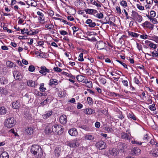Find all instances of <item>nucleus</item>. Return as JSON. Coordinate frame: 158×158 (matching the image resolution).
I'll return each mask as SVG.
<instances>
[{"label": "nucleus", "instance_id": "3", "mask_svg": "<svg viewBox=\"0 0 158 158\" xmlns=\"http://www.w3.org/2000/svg\"><path fill=\"white\" fill-rule=\"evenodd\" d=\"M53 132H56L58 135H61L64 132V128L60 125L55 124L52 126Z\"/></svg>", "mask_w": 158, "mask_h": 158}, {"label": "nucleus", "instance_id": "31", "mask_svg": "<svg viewBox=\"0 0 158 158\" xmlns=\"http://www.w3.org/2000/svg\"><path fill=\"white\" fill-rule=\"evenodd\" d=\"M132 13L131 16L132 17V19L133 20H135L136 18V17L138 16L139 15L137 12L134 10H132Z\"/></svg>", "mask_w": 158, "mask_h": 158}, {"label": "nucleus", "instance_id": "42", "mask_svg": "<svg viewBox=\"0 0 158 158\" xmlns=\"http://www.w3.org/2000/svg\"><path fill=\"white\" fill-rule=\"evenodd\" d=\"M53 19H54L55 20H59L60 21L63 22L64 23H65L66 22V20H64L63 19H61L59 18L54 17H53Z\"/></svg>", "mask_w": 158, "mask_h": 158}, {"label": "nucleus", "instance_id": "63", "mask_svg": "<svg viewBox=\"0 0 158 158\" xmlns=\"http://www.w3.org/2000/svg\"><path fill=\"white\" fill-rule=\"evenodd\" d=\"M89 26L90 27H93L96 26V24L95 22H92H92L90 23V24H89Z\"/></svg>", "mask_w": 158, "mask_h": 158}, {"label": "nucleus", "instance_id": "4", "mask_svg": "<svg viewBox=\"0 0 158 158\" xmlns=\"http://www.w3.org/2000/svg\"><path fill=\"white\" fill-rule=\"evenodd\" d=\"M13 73L14 77L15 80H21L23 78L22 75L21 73L17 70L13 71Z\"/></svg>", "mask_w": 158, "mask_h": 158}, {"label": "nucleus", "instance_id": "62", "mask_svg": "<svg viewBox=\"0 0 158 158\" xmlns=\"http://www.w3.org/2000/svg\"><path fill=\"white\" fill-rule=\"evenodd\" d=\"M148 36L146 34L141 35L140 36V38L143 39H147Z\"/></svg>", "mask_w": 158, "mask_h": 158}, {"label": "nucleus", "instance_id": "12", "mask_svg": "<svg viewBox=\"0 0 158 158\" xmlns=\"http://www.w3.org/2000/svg\"><path fill=\"white\" fill-rule=\"evenodd\" d=\"M60 122L63 124H65L67 121L66 116L65 115L61 116L60 118Z\"/></svg>", "mask_w": 158, "mask_h": 158}, {"label": "nucleus", "instance_id": "22", "mask_svg": "<svg viewBox=\"0 0 158 158\" xmlns=\"http://www.w3.org/2000/svg\"><path fill=\"white\" fill-rule=\"evenodd\" d=\"M109 153L113 156H116L119 153V151L116 148H113L112 150H109Z\"/></svg>", "mask_w": 158, "mask_h": 158}, {"label": "nucleus", "instance_id": "8", "mask_svg": "<svg viewBox=\"0 0 158 158\" xmlns=\"http://www.w3.org/2000/svg\"><path fill=\"white\" fill-rule=\"evenodd\" d=\"M39 72L43 75H46L47 73H49L50 72V70L49 69H47L45 66H42L40 67V70L39 71Z\"/></svg>", "mask_w": 158, "mask_h": 158}, {"label": "nucleus", "instance_id": "55", "mask_svg": "<svg viewBox=\"0 0 158 158\" xmlns=\"http://www.w3.org/2000/svg\"><path fill=\"white\" fill-rule=\"evenodd\" d=\"M150 16L152 17H154L156 15V13L155 11L152 10L150 12Z\"/></svg>", "mask_w": 158, "mask_h": 158}, {"label": "nucleus", "instance_id": "18", "mask_svg": "<svg viewBox=\"0 0 158 158\" xmlns=\"http://www.w3.org/2000/svg\"><path fill=\"white\" fill-rule=\"evenodd\" d=\"M12 106L13 108L14 109H19L20 106L19 102L18 101H16V102H13Z\"/></svg>", "mask_w": 158, "mask_h": 158}, {"label": "nucleus", "instance_id": "34", "mask_svg": "<svg viewBox=\"0 0 158 158\" xmlns=\"http://www.w3.org/2000/svg\"><path fill=\"white\" fill-rule=\"evenodd\" d=\"M149 25H152V24L148 21H147L143 23L142 26L144 27H149Z\"/></svg>", "mask_w": 158, "mask_h": 158}, {"label": "nucleus", "instance_id": "35", "mask_svg": "<svg viewBox=\"0 0 158 158\" xmlns=\"http://www.w3.org/2000/svg\"><path fill=\"white\" fill-rule=\"evenodd\" d=\"M25 117L26 118L27 117L28 119H30L31 118L32 115L31 114H29V112L28 111H26L25 114Z\"/></svg>", "mask_w": 158, "mask_h": 158}, {"label": "nucleus", "instance_id": "19", "mask_svg": "<svg viewBox=\"0 0 158 158\" xmlns=\"http://www.w3.org/2000/svg\"><path fill=\"white\" fill-rule=\"evenodd\" d=\"M118 147L120 150L123 151L124 150L125 148H126L127 147L125 143L120 142L118 144Z\"/></svg>", "mask_w": 158, "mask_h": 158}, {"label": "nucleus", "instance_id": "48", "mask_svg": "<svg viewBox=\"0 0 158 158\" xmlns=\"http://www.w3.org/2000/svg\"><path fill=\"white\" fill-rule=\"evenodd\" d=\"M120 4L123 6H127V2L124 0H123L120 2Z\"/></svg>", "mask_w": 158, "mask_h": 158}, {"label": "nucleus", "instance_id": "59", "mask_svg": "<svg viewBox=\"0 0 158 158\" xmlns=\"http://www.w3.org/2000/svg\"><path fill=\"white\" fill-rule=\"evenodd\" d=\"M53 69L56 72H60L62 71V69L58 67H54Z\"/></svg>", "mask_w": 158, "mask_h": 158}, {"label": "nucleus", "instance_id": "56", "mask_svg": "<svg viewBox=\"0 0 158 158\" xmlns=\"http://www.w3.org/2000/svg\"><path fill=\"white\" fill-rule=\"evenodd\" d=\"M152 38H153L152 40L156 42V43H158V37L154 36H152Z\"/></svg>", "mask_w": 158, "mask_h": 158}, {"label": "nucleus", "instance_id": "20", "mask_svg": "<svg viewBox=\"0 0 158 158\" xmlns=\"http://www.w3.org/2000/svg\"><path fill=\"white\" fill-rule=\"evenodd\" d=\"M59 83L58 81L55 79H51L50 80L49 85L52 86L53 85H58Z\"/></svg>", "mask_w": 158, "mask_h": 158}, {"label": "nucleus", "instance_id": "25", "mask_svg": "<svg viewBox=\"0 0 158 158\" xmlns=\"http://www.w3.org/2000/svg\"><path fill=\"white\" fill-rule=\"evenodd\" d=\"M127 116L129 118H130L134 120H136V117L134 114L131 112L129 113H127Z\"/></svg>", "mask_w": 158, "mask_h": 158}, {"label": "nucleus", "instance_id": "11", "mask_svg": "<svg viewBox=\"0 0 158 158\" xmlns=\"http://www.w3.org/2000/svg\"><path fill=\"white\" fill-rule=\"evenodd\" d=\"M69 134L72 136H76L77 135L78 132L77 129L73 128L69 129L68 131Z\"/></svg>", "mask_w": 158, "mask_h": 158}, {"label": "nucleus", "instance_id": "26", "mask_svg": "<svg viewBox=\"0 0 158 158\" xmlns=\"http://www.w3.org/2000/svg\"><path fill=\"white\" fill-rule=\"evenodd\" d=\"M6 109L3 106L0 107V115H4L6 113Z\"/></svg>", "mask_w": 158, "mask_h": 158}, {"label": "nucleus", "instance_id": "32", "mask_svg": "<svg viewBox=\"0 0 158 158\" xmlns=\"http://www.w3.org/2000/svg\"><path fill=\"white\" fill-rule=\"evenodd\" d=\"M60 152V150L58 148H56L55 149L54 151L55 155L57 157H58L59 156Z\"/></svg>", "mask_w": 158, "mask_h": 158}, {"label": "nucleus", "instance_id": "50", "mask_svg": "<svg viewBox=\"0 0 158 158\" xmlns=\"http://www.w3.org/2000/svg\"><path fill=\"white\" fill-rule=\"evenodd\" d=\"M52 100V97L51 96H49L45 100L47 103H50Z\"/></svg>", "mask_w": 158, "mask_h": 158}, {"label": "nucleus", "instance_id": "30", "mask_svg": "<svg viewBox=\"0 0 158 158\" xmlns=\"http://www.w3.org/2000/svg\"><path fill=\"white\" fill-rule=\"evenodd\" d=\"M84 138L86 140H93L94 138L93 136L91 135H86L84 136Z\"/></svg>", "mask_w": 158, "mask_h": 158}, {"label": "nucleus", "instance_id": "43", "mask_svg": "<svg viewBox=\"0 0 158 158\" xmlns=\"http://www.w3.org/2000/svg\"><path fill=\"white\" fill-rule=\"evenodd\" d=\"M149 108L152 111H154L156 110L155 105L154 104H153L151 105H150L149 106Z\"/></svg>", "mask_w": 158, "mask_h": 158}, {"label": "nucleus", "instance_id": "9", "mask_svg": "<svg viewBox=\"0 0 158 158\" xmlns=\"http://www.w3.org/2000/svg\"><path fill=\"white\" fill-rule=\"evenodd\" d=\"M45 133L48 134H50L52 132H53V130H52V126L51 124H49L46 127L45 129Z\"/></svg>", "mask_w": 158, "mask_h": 158}, {"label": "nucleus", "instance_id": "23", "mask_svg": "<svg viewBox=\"0 0 158 158\" xmlns=\"http://www.w3.org/2000/svg\"><path fill=\"white\" fill-rule=\"evenodd\" d=\"M6 64L9 68H13L16 66V64L11 61L8 60L6 62Z\"/></svg>", "mask_w": 158, "mask_h": 158}, {"label": "nucleus", "instance_id": "17", "mask_svg": "<svg viewBox=\"0 0 158 158\" xmlns=\"http://www.w3.org/2000/svg\"><path fill=\"white\" fill-rule=\"evenodd\" d=\"M25 134L27 135H30L33 133V129L32 127L27 128L25 131H24Z\"/></svg>", "mask_w": 158, "mask_h": 158}, {"label": "nucleus", "instance_id": "24", "mask_svg": "<svg viewBox=\"0 0 158 158\" xmlns=\"http://www.w3.org/2000/svg\"><path fill=\"white\" fill-rule=\"evenodd\" d=\"M149 154L153 156H158V150L153 149L150 151Z\"/></svg>", "mask_w": 158, "mask_h": 158}, {"label": "nucleus", "instance_id": "14", "mask_svg": "<svg viewBox=\"0 0 158 158\" xmlns=\"http://www.w3.org/2000/svg\"><path fill=\"white\" fill-rule=\"evenodd\" d=\"M67 145L71 148H76L78 146L79 144L77 141H73L72 142H67Z\"/></svg>", "mask_w": 158, "mask_h": 158}, {"label": "nucleus", "instance_id": "33", "mask_svg": "<svg viewBox=\"0 0 158 158\" xmlns=\"http://www.w3.org/2000/svg\"><path fill=\"white\" fill-rule=\"evenodd\" d=\"M44 84L42 83L40 84L39 89L41 92H44L46 89V88L44 87Z\"/></svg>", "mask_w": 158, "mask_h": 158}, {"label": "nucleus", "instance_id": "13", "mask_svg": "<svg viewBox=\"0 0 158 158\" xmlns=\"http://www.w3.org/2000/svg\"><path fill=\"white\" fill-rule=\"evenodd\" d=\"M8 83V80L4 76L0 77V84L2 85H6Z\"/></svg>", "mask_w": 158, "mask_h": 158}, {"label": "nucleus", "instance_id": "61", "mask_svg": "<svg viewBox=\"0 0 158 158\" xmlns=\"http://www.w3.org/2000/svg\"><path fill=\"white\" fill-rule=\"evenodd\" d=\"M149 137L148 136L147 134L145 135L143 138V139L145 141H148L149 139Z\"/></svg>", "mask_w": 158, "mask_h": 158}, {"label": "nucleus", "instance_id": "16", "mask_svg": "<svg viewBox=\"0 0 158 158\" xmlns=\"http://www.w3.org/2000/svg\"><path fill=\"white\" fill-rule=\"evenodd\" d=\"M84 112L87 114H92L95 112L94 110L91 108H86L84 110Z\"/></svg>", "mask_w": 158, "mask_h": 158}, {"label": "nucleus", "instance_id": "2", "mask_svg": "<svg viewBox=\"0 0 158 158\" xmlns=\"http://www.w3.org/2000/svg\"><path fill=\"white\" fill-rule=\"evenodd\" d=\"M5 125L8 128H10L13 127L16 123V120L14 117H7V119L5 121Z\"/></svg>", "mask_w": 158, "mask_h": 158}, {"label": "nucleus", "instance_id": "39", "mask_svg": "<svg viewBox=\"0 0 158 158\" xmlns=\"http://www.w3.org/2000/svg\"><path fill=\"white\" fill-rule=\"evenodd\" d=\"M103 14L101 13H97V14L95 15V16L96 17H97L98 19L102 18L103 17Z\"/></svg>", "mask_w": 158, "mask_h": 158}, {"label": "nucleus", "instance_id": "44", "mask_svg": "<svg viewBox=\"0 0 158 158\" xmlns=\"http://www.w3.org/2000/svg\"><path fill=\"white\" fill-rule=\"evenodd\" d=\"M131 142L132 143L135 144L139 145H141L142 144V142L138 141L137 140H132Z\"/></svg>", "mask_w": 158, "mask_h": 158}, {"label": "nucleus", "instance_id": "28", "mask_svg": "<svg viewBox=\"0 0 158 158\" xmlns=\"http://www.w3.org/2000/svg\"><path fill=\"white\" fill-rule=\"evenodd\" d=\"M37 14L39 16V20L42 21L44 20V14L42 13L40 11H38Z\"/></svg>", "mask_w": 158, "mask_h": 158}, {"label": "nucleus", "instance_id": "29", "mask_svg": "<svg viewBox=\"0 0 158 158\" xmlns=\"http://www.w3.org/2000/svg\"><path fill=\"white\" fill-rule=\"evenodd\" d=\"M27 84L28 86L33 87H35L37 85L35 82L33 81L32 80H29L27 82Z\"/></svg>", "mask_w": 158, "mask_h": 158}, {"label": "nucleus", "instance_id": "37", "mask_svg": "<svg viewBox=\"0 0 158 158\" xmlns=\"http://www.w3.org/2000/svg\"><path fill=\"white\" fill-rule=\"evenodd\" d=\"M27 35H35L38 33V31H33L32 30H30V31H27Z\"/></svg>", "mask_w": 158, "mask_h": 158}, {"label": "nucleus", "instance_id": "15", "mask_svg": "<svg viewBox=\"0 0 158 158\" xmlns=\"http://www.w3.org/2000/svg\"><path fill=\"white\" fill-rule=\"evenodd\" d=\"M121 137L122 139L130 140H131V138L130 135L127 133L123 132L121 133Z\"/></svg>", "mask_w": 158, "mask_h": 158}, {"label": "nucleus", "instance_id": "7", "mask_svg": "<svg viewBox=\"0 0 158 158\" xmlns=\"http://www.w3.org/2000/svg\"><path fill=\"white\" fill-rule=\"evenodd\" d=\"M53 112L52 110L46 111L45 114L42 115V117L44 119H47L50 117L52 114Z\"/></svg>", "mask_w": 158, "mask_h": 158}, {"label": "nucleus", "instance_id": "21", "mask_svg": "<svg viewBox=\"0 0 158 158\" xmlns=\"http://www.w3.org/2000/svg\"><path fill=\"white\" fill-rule=\"evenodd\" d=\"M47 22L48 23H47L45 25V28L48 29H53L54 27V26L49 21L48 22V21H47L46 22H44V23H46Z\"/></svg>", "mask_w": 158, "mask_h": 158}, {"label": "nucleus", "instance_id": "49", "mask_svg": "<svg viewBox=\"0 0 158 158\" xmlns=\"http://www.w3.org/2000/svg\"><path fill=\"white\" fill-rule=\"evenodd\" d=\"M21 33L23 34H24L25 33H27V31H29L27 29H25V28L23 29H21Z\"/></svg>", "mask_w": 158, "mask_h": 158}, {"label": "nucleus", "instance_id": "54", "mask_svg": "<svg viewBox=\"0 0 158 158\" xmlns=\"http://www.w3.org/2000/svg\"><path fill=\"white\" fill-rule=\"evenodd\" d=\"M136 44H137V48L138 49V50L139 51L141 50L142 51V52H143V51L142 50V45L140 44H139L138 43H136Z\"/></svg>", "mask_w": 158, "mask_h": 158}, {"label": "nucleus", "instance_id": "27", "mask_svg": "<svg viewBox=\"0 0 158 158\" xmlns=\"http://www.w3.org/2000/svg\"><path fill=\"white\" fill-rule=\"evenodd\" d=\"M9 155L8 153L5 151L2 152L0 155V158H9Z\"/></svg>", "mask_w": 158, "mask_h": 158}, {"label": "nucleus", "instance_id": "1", "mask_svg": "<svg viewBox=\"0 0 158 158\" xmlns=\"http://www.w3.org/2000/svg\"><path fill=\"white\" fill-rule=\"evenodd\" d=\"M31 152L37 158H43V153L41 147L37 145H33L31 147Z\"/></svg>", "mask_w": 158, "mask_h": 158}, {"label": "nucleus", "instance_id": "64", "mask_svg": "<svg viewBox=\"0 0 158 158\" xmlns=\"http://www.w3.org/2000/svg\"><path fill=\"white\" fill-rule=\"evenodd\" d=\"M86 84L88 87L90 88L92 87V84L91 82L87 81Z\"/></svg>", "mask_w": 158, "mask_h": 158}, {"label": "nucleus", "instance_id": "60", "mask_svg": "<svg viewBox=\"0 0 158 158\" xmlns=\"http://www.w3.org/2000/svg\"><path fill=\"white\" fill-rule=\"evenodd\" d=\"M137 7L140 10H143L144 9V7L142 6H140L138 4H137Z\"/></svg>", "mask_w": 158, "mask_h": 158}, {"label": "nucleus", "instance_id": "45", "mask_svg": "<svg viewBox=\"0 0 158 158\" xmlns=\"http://www.w3.org/2000/svg\"><path fill=\"white\" fill-rule=\"evenodd\" d=\"M83 76L81 75H78L76 77L77 79L79 81H82L83 79Z\"/></svg>", "mask_w": 158, "mask_h": 158}, {"label": "nucleus", "instance_id": "36", "mask_svg": "<svg viewBox=\"0 0 158 158\" xmlns=\"http://www.w3.org/2000/svg\"><path fill=\"white\" fill-rule=\"evenodd\" d=\"M129 33L130 35L133 37H137L139 35L138 34L134 32H129Z\"/></svg>", "mask_w": 158, "mask_h": 158}, {"label": "nucleus", "instance_id": "5", "mask_svg": "<svg viewBox=\"0 0 158 158\" xmlns=\"http://www.w3.org/2000/svg\"><path fill=\"white\" fill-rule=\"evenodd\" d=\"M96 146L100 150L105 149L106 148V143L102 141L98 142L96 144Z\"/></svg>", "mask_w": 158, "mask_h": 158}, {"label": "nucleus", "instance_id": "53", "mask_svg": "<svg viewBox=\"0 0 158 158\" xmlns=\"http://www.w3.org/2000/svg\"><path fill=\"white\" fill-rule=\"evenodd\" d=\"M60 33L62 35H66L68 34L67 32L63 30L60 31Z\"/></svg>", "mask_w": 158, "mask_h": 158}, {"label": "nucleus", "instance_id": "51", "mask_svg": "<svg viewBox=\"0 0 158 158\" xmlns=\"http://www.w3.org/2000/svg\"><path fill=\"white\" fill-rule=\"evenodd\" d=\"M116 61L118 63H119L120 64H121L125 68H126V69H127V65L125 63H123V62L119 61L118 60H117Z\"/></svg>", "mask_w": 158, "mask_h": 158}, {"label": "nucleus", "instance_id": "47", "mask_svg": "<svg viewBox=\"0 0 158 158\" xmlns=\"http://www.w3.org/2000/svg\"><path fill=\"white\" fill-rule=\"evenodd\" d=\"M83 53H81L79 55V58L78 59V60L80 61H83L84 60V59L83 58Z\"/></svg>", "mask_w": 158, "mask_h": 158}, {"label": "nucleus", "instance_id": "41", "mask_svg": "<svg viewBox=\"0 0 158 158\" xmlns=\"http://www.w3.org/2000/svg\"><path fill=\"white\" fill-rule=\"evenodd\" d=\"M85 11L86 12V14H92V9H87L85 10Z\"/></svg>", "mask_w": 158, "mask_h": 158}, {"label": "nucleus", "instance_id": "58", "mask_svg": "<svg viewBox=\"0 0 158 158\" xmlns=\"http://www.w3.org/2000/svg\"><path fill=\"white\" fill-rule=\"evenodd\" d=\"M72 29L73 30V34L76 32L77 31L79 30V28L76 27L74 26L72 27Z\"/></svg>", "mask_w": 158, "mask_h": 158}, {"label": "nucleus", "instance_id": "40", "mask_svg": "<svg viewBox=\"0 0 158 158\" xmlns=\"http://www.w3.org/2000/svg\"><path fill=\"white\" fill-rule=\"evenodd\" d=\"M35 69V67L33 65H30L28 68V70L31 72H33Z\"/></svg>", "mask_w": 158, "mask_h": 158}, {"label": "nucleus", "instance_id": "10", "mask_svg": "<svg viewBox=\"0 0 158 158\" xmlns=\"http://www.w3.org/2000/svg\"><path fill=\"white\" fill-rule=\"evenodd\" d=\"M141 150L137 147H134L131 150V153L134 155H139L141 153Z\"/></svg>", "mask_w": 158, "mask_h": 158}, {"label": "nucleus", "instance_id": "52", "mask_svg": "<svg viewBox=\"0 0 158 158\" xmlns=\"http://www.w3.org/2000/svg\"><path fill=\"white\" fill-rule=\"evenodd\" d=\"M116 9L117 11V13L119 14H121L122 13L121 10L119 7L117 6L116 7Z\"/></svg>", "mask_w": 158, "mask_h": 158}, {"label": "nucleus", "instance_id": "6", "mask_svg": "<svg viewBox=\"0 0 158 158\" xmlns=\"http://www.w3.org/2000/svg\"><path fill=\"white\" fill-rule=\"evenodd\" d=\"M96 45L98 48L100 50L105 49L106 47V43L102 41L98 42Z\"/></svg>", "mask_w": 158, "mask_h": 158}, {"label": "nucleus", "instance_id": "57", "mask_svg": "<svg viewBox=\"0 0 158 158\" xmlns=\"http://www.w3.org/2000/svg\"><path fill=\"white\" fill-rule=\"evenodd\" d=\"M152 55V56L153 57H158V52H157V51H156L155 52H151Z\"/></svg>", "mask_w": 158, "mask_h": 158}, {"label": "nucleus", "instance_id": "46", "mask_svg": "<svg viewBox=\"0 0 158 158\" xmlns=\"http://www.w3.org/2000/svg\"><path fill=\"white\" fill-rule=\"evenodd\" d=\"M135 20H136L139 22H141L142 20V17L141 15H139L136 17V18Z\"/></svg>", "mask_w": 158, "mask_h": 158}, {"label": "nucleus", "instance_id": "38", "mask_svg": "<svg viewBox=\"0 0 158 158\" xmlns=\"http://www.w3.org/2000/svg\"><path fill=\"white\" fill-rule=\"evenodd\" d=\"M149 46L150 48L154 49H156L157 47V45L152 43H150L149 44Z\"/></svg>", "mask_w": 158, "mask_h": 158}]
</instances>
